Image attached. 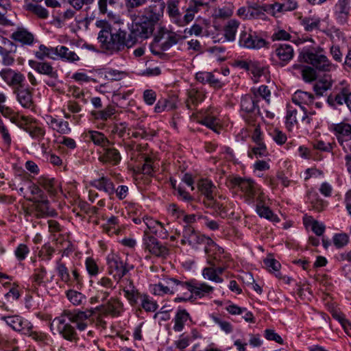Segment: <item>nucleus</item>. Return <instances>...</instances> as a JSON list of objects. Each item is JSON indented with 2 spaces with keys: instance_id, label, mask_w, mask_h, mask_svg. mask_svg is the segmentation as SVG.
<instances>
[{
  "instance_id": "nucleus-23",
  "label": "nucleus",
  "mask_w": 351,
  "mask_h": 351,
  "mask_svg": "<svg viewBox=\"0 0 351 351\" xmlns=\"http://www.w3.org/2000/svg\"><path fill=\"white\" fill-rule=\"evenodd\" d=\"M350 0H338L334 8L335 16L340 24L347 22L350 13Z\"/></svg>"
},
{
  "instance_id": "nucleus-53",
  "label": "nucleus",
  "mask_w": 351,
  "mask_h": 351,
  "mask_svg": "<svg viewBox=\"0 0 351 351\" xmlns=\"http://www.w3.org/2000/svg\"><path fill=\"white\" fill-rule=\"evenodd\" d=\"M138 300H140L141 302V306L146 311L154 312L158 308L156 302L151 299L147 295H141L140 293Z\"/></svg>"
},
{
  "instance_id": "nucleus-27",
  "label": "nucleus",
  "mask_w": 351,
  "mask_h": 351,
  "mask_svg": "<svg viewBox=\"0 0 351 351\" xmlns=\"http://www.w3.org/2000/svg\"><path fill=\"white\" fill-rule=\"evenodd\" d=\"M29 65L40 74L46 75L53 79L58 77L57 71L48 62L29 60Z\"/></svg>"
},
{
  "instance_id": "nucleus-57",
  "label": "nucleus",
  "mask_w": 351,
  "mask_h": 351,
  "mask_svg": "<svg viewBox=\"0 0 351 351\" xmlns=\"http://www.w3.org/2000/svg\"><path fill=\"white\" fill-rule=\"evenodd\" d=\"M69 300L74 305L82 304L86 301V297L81 293L69 290L66 293Z\"/></svg>"
},
{
  "instance_id": "nucleus-42",
  "label": "nucleus",
  "mask_w": 351,
  "mask_h": 351,
  "mask_svg": "<svg viewBox=\"0 0 351 351\" xmlns=\"http://www.w3.org/2000/svg\"><path fill=\"white\" fill-rule=\"evenodd\" d=\"M179 1L178 0H169L167 1V13L171 21L177 24L178 19L180 18L181 13L178 9Z\"/></svg>"
},
{
  "instance_id": "nucleus-61",
  "label": "nucleus",
  "mask_w": 351,
  "mask_h": 351,
  "mask_svg": "<svg viewBox=\"0 0 351 351\" xmlns=\"http://www.w3.org/2000/svg\"><path fill=\"white\" fill-rule=\"evenodd\" d=\"M202 275L204 278L208 279L215 282L221 283L223 282V279L219 276L216 275L214 268L205 267L202 271Z\"/></svg>"
},
{
  "instance_id": "nucleus-29",
  "label": "nucleus",
  "mask_w": 351,
  "mask_h": 351,
  "mask_svg": "<svg viewBox=\"0 0 351 351\" xmlns=\"http://www.w3.org/2000/svg\"><path fill=\"white\" fill-rule=\"evenodd\" d=\"M330 130L334 132L337 140H351V125L348 123L332 124Z\"/></svg>"
},
{
  "instance_id": "nucleus-15",
  "label": "nucleus",
  "mask_w": 351,
  "mask_h": 351,
  "mask_svg": "<svg viewBox=\"0 0 351 351\" xmlns=\"http://www.w3.org/2000/svg\"><path fill=\"white\" fill-rule=\"evenodd\" d=\"M115 286L110 278L103 276L96 282V298L104 302L108 299L110 293L114 289Z\"/></svg>"
},
{
  "instance_id": "nucleus-16",
  "label": "nucleus",
  "mask_w": 351,
  "mask_h": 351,
  "mask_svg": "<svg viewBox=\"0 0 351 351\" xmlns=\"http://www.w3.org/2000/svg\"><path fill=\"white\" fill-rule=\"evenodd\" d=\"M3 319L13 330L23 334H27L29 330H32L33 328L32 324L28 320L19 315L3 317Z\"/></svg>"
},
{
  "instance_id": "nucleus-60",
  "label": "nucleus",
  "mask_w": 351,
  "mask_h": 351,
  "mask_svg": "<svg viewBox=\"0 0 351 351\" xmlns=\"http://www.w3.org/2000/svg\"><path fill=\"white\" fill-rule=\"evenodd\" d=\"M233 13L231 5H226L215 10L213 15L215 18L226 19L232 16Z\"/></svg>"
},
{
  "instance_id": "nucleus-26",
  "label": "nucleus",
  "mask_w": 351,
  "mask_h": 351,
  "mask_svg": "<svg viewBox=\"0 0 351 351\" xmlns=\"http://www.w3.org/2000/svg\"><path fill=\"white\" fill-rule=\"evenodd\" d=\"M101 308L105 313L117 317L123 311V304L119 298H111Z\"/></svg>"
},
{
  "instance_id": "nucleus-51",
  "label": "nucleus",
  "mask_w": 351,
  "mask_h": 351,
  "mask_svg": "<svg viewBox=\"0 0 351 351\" xmlns=\"http://www.w3.org/2000/svg\"><path fill=\"white\" fill-rule=\"evenodd\" d=\"M115 112L114 107L110 105L102 110L93 112L92 114L96 119L106 121L111 118V117L114 114Z\"/></svg>"
},
{
  "instance_id": "nucleus-21",
  "label": "nucleus",
  "mask_w": 351,
  "mask_h": 351,
  "mask_svg": "<svg viewBox=\"0 0 351 351\" xmlns=\"http://www.w3.org/2000/svg\"><path fill=\"white\" fill-rule=\"evenodd\" d=\"M0 76L8 85L12 86H22L25 80V77L22 73L11 69H2L0 71Z\"/></svg>"
},
{
  "instance_id": "nucleus-17",
  "label": "nucleus",
  "mask_w": 351,
  "mask_h": 351,
  "mask_svg": "<svg viewBox=\"0 0 351 351\" xmlns=\"http://www.w3.org/2000/svg\"><path fill=\"white\" fill-rule=\"evenodd\" d=\"M119 282H120L119 287L124 292V296L129 303L132 306L136 305L138 303L140 293L135 288L133 282L125 278L119 281Z\"/></svg>"
},
{
  "instance_id": "nucleus-3",
  "label": "nucleus",
  "mask_w": 351,
  "mask_h": 351,
  "mask_svg": "<svg viewBox=\"0 0 351 351\" xmlns=\"http://www.w3.org/2000/svg\"><path fill=\"white\" fill-rule=\"evenodd\" d=\"M82 317H85L82 313L74 317L72 315L71 311H64L61 315L53 320V324L56 326L58 333L63 339L70 342L76 343L79 340V337L75 328L71 326V323L77 321V318L80 319Z\"/></svg>"
},
{
  "instance_id": "nucleus-30",
  "label": "nucleus",
  "mask_w": 351,
  "mask_h": 351,
  "mask_svg": "<svg viewBox=\"0 0 351 351\" xmlns=\"http://www.w3.org/2000/svg\"><path fill=\"white\" fill-rule=\"evenodd\" d=\"M186 106L189 109L191 106H197L202 102L205 98V94L203 90L196 88H191L187 91Z\"/></svg>"
},
{
  "instance_id": "nucleus-33",
  "label": "nucleus",
  "mask_w": 351,
  "mask_h": 351,
  "mask_svg": "<svg viewBox=\"0 0 351 351\" xmlns=\"http://www.w3.org/2000/svg\"><path fill=\"white\" fill-rule=\"evenodd\" d=\"M92 185L96 189L103 191L108 195H112L114 193V186L112 181L104 176L99 179L95 180L92 182Z\"/></svg>"
},
{
  "instance_id": "nucleus-9",
  "label": "nucleus",
  "mask_w": 351,
  "mask_h": 351,
  "mask_svg": "<svg viewBox=\"0 0 351 351\" xmlns=\"http://www.w3.org/2000/svg\"><path fill=\"white\" fill-rule=\"evenodd\" d=\"M294 50L291 45L288 44H280L275 45L271 53L270 60L275 65L285 66L293 58Z\"/></svg>"
},
{
  "instance_id": "nucleus-8",
  "label": "nucleus",
  "mask_w": 351,
  "mask_h": 351,
  "mask_svg": "<svg viewBox=\"0 0 351 351\" xmlns=\"http://www.w3.org/2000/svg\"><path fill=\"white\" fill-rule=\"evenodd\" d=\"M337 93L330 94L327 99V101L330 106L337 108V106H341L346 104L351 112V90L345 81L341 82L335 87Z\"/></svg>"
},
{
  "instance_id": "nucleus-34",
  "label": "nucleus",
  "mask_w": 351,
  "mask_h": 351,
  "mask_svg": "<svg viewBox=\"0 0 351 351\" xmlns=\"http://www.w3.org/2000/svg\"><path fill=\"white\" fill-rule=\"evenodd\" d=\"M38 184L43 186L50 195H56L60 186L59 182L57 180L54 178L41 176L38 178Z\"/></svg>"
},
{
  "instance_id": "nucleus-22",
  "label": "nucleus",
  "mask_w": 351,
  "mask_h": 351,
  "mask_svg": "<svg viewBox=\"0 0 351 351\" xmlns=\"http://www.w3.org/2000/svg\"><path fill=\"white\" fill-rule=\"evenodd\" d=\"M120 152L113 147L106 146L103 149L99 156V160L103 163H110L116 165L121 161Z\"/></svg>"
},
{
  "instance_id": "nucleus-36",
  "label": "nucleus",
  "mask_w": 351,
  "mask_h": 351,
  "mask_svg": "<svg viewBox=\"0 0 351 351\" xmlns=\"http://www.w3.org/2000/svg\"><path fill=\"white\" fill-rule=\"evenodd\" d=\"M239 25L240 23L235 19H231L227 22L223 27L224 41L232 42L235 40Z\"/></svg>"
},
{
  "instance_id": "nucleus-47",
  "label": "nucleus",
  "mask_w": 351,
  "mask_h": 351,
  "mask_svg": "<svg viewBox=\"0 0 351 351\" xmlns=\"http://www.w3.org/2000/svg\"><path fill=\"white\" fill-rule=\"evenodd\" d=\"M57 56L68 62H73L79 60V56L73 51L64 46H58Z\"/></svg>"
},
{
  "instance_id": "nucleus-20",
  "label": "nucleus",
  "mask_w": 351,
  "mask_h": 351,
  "mask_svg": "<svg viewBox=\"0 0 351 351\" xmlns=\"http://www.w3.org/2000/svg\"><path fill=\"white\" fill-rule=\"evenodd\" d=\"M29 200L34 203L37 215L40 217H54L57 215L55 210L49 206V202L47 199L43 197L40 199L34 197Z\"/></svg>"
},
{
  "instance_id": "nucleus-62",
  "label": "nucleus",
  "mask_w": 351,
  "mask_h": 351,
  "mask_svg": "<svg viewBox=\"0 0 351 351\" xmlns=\"http://www.w3.org/2000/svg\"><path fill=\"white\" fill-rule=\"evenodd\" d=\"M265 10L267 14L276 16L278 13H285L280 2L275 1L272 4L265 5Z\"/></svg>"
},
{
  "instance_id": "nucleus-40",
  "label": "nucleus",
  "mask_w": 351,
  "mask_h": 351,
  "mask_svg": "<svg viewBox=\"0 0 351 351\" xmlns=\"http://www.w3.org/2000/svg\"><path fill=\"white\" fill-rule=\"evenodd\" d=\"M190 315L184 309H179L174 317L173 330L176 332H180L184 329L185 323L189 319Z\"/></svg>"
},
{
  "instance_id": "nucleus-10",
  "label": "nucleus",
  "mask_w": 351,
  "mask_h": 351,
  "mask_svg": "<svg viewBox=\"0 0 351 351\" xmlns=\"http://www.w3.org/2000/svg\"><path fill=\"white\" fill-rule=\"evenodd\" d=\"M152 3L139 12L142 20H147L154 25L163 16L166 4L163 0H152Z\"/></svg>"
},
{
  "instance_id": "nucleus-35",
  "label": "nucleus",
  "mask_w": 351,
  "mask_h": 351,
  "mask_svg": "<svg viewBox=\"0 0 351 351\" xmlns=\"http://www.w3.org/2000/svg\"><path fill=\"white\" fill-rule=\"evenodd\" d=\"M104 232L109 235L119 234L121 231L120 221L118 217L111 216L106 223L102 225Z\"/></svg>"
},
{
  "instance_id": "nucleus-18",
  "label": "nucleus",
  "mask_w": 351,
  "mask_h": 351,
  "mask_svg": "<svg viewBox=\"0 0 351 351\" xmlns=\"http://www.w3.org/2000/svg\"><path fill=\"white\" fill-rule=\"evenodd\" d=\"M313 99V96L308 93L306 92H304L302 90H298L296 91L293 97L292 101L295 104L298 105L300 108V113L302 114V121L305 122L306 123H310L311 119L308 117L306 114V111L305 110V108L304 106H302V104H308L309 102H311Z\"/></svg>"
},
{
  "instance_id": "nucleus-24",
  "label": "nucleus",
  "mask_w": 351,
  "mask_h": 351,
  "mask_svg": "<svg viewBox=\"0 0 351 351\" xmlns=\"http://www.w3.org/2000/svg\"><path fill=\"white\" fill-rule=\"evenodd\" d=\"M197 122L218 132L217 130L219 126V120L217 117V114L212 111L211 109L204 112L197 119Z\"/></svg>"
},
{
  "instance_id": "nucleus-19",
  "label": "nucleus",
  "mask_w": 351,
  "mask_h": 351,
  "mask_svg": "<svg viewBox=\"0 0 351 351\" xmlns=\"http://www.w3.org/2000/svg\"><path fill=\"white\" fill-rule=\"evenodd\" d=\"M186 290L192 295L202 298L210 294L213 291V287L204 282L191 281L187 282Z\"/></svg>"
},
{
  "instance_id": "nucleus-50",
  "label": "nucleus",
  "mask_w": 351,
  "mask_h": 351,
  "mask_svg": "<svg viewBox=\"0 0 351 351\" xmlns=\"http://www.w3.org/2000/svg\"><path fill=\"white\" fill-rule=\"evenodd\" d=\"M188 8L189 12L194 14L197 12L208 11V1L206 0H191Z\"/></svg>"
},
{
  "instance_id": "nucleus-11",
  "label": "nucleus",
  "mask_w": 351,
  "mask_h": 351,
  "mask_svg": "<svg viewBox=\"0 0 351 351\" xmlns=\"http://www.w3.org/2000/svg\"><path fill=\"white\" fill-rule=\"evenodd\" d=\"M267 44L265 40L258 36L256 32L251 29H244L239 34V45L240 47L249 49H259Z\"/></svg>"
},
{
  "instance_id": "nucleus-32",
  "label": "nucleus",
  "mask_w": 351,
  "mask_h": 351,
  "mask_svg": "<svg viewBox=\"0 0 351 351\" xmlns=\"http://www.w3.org/2000/svg\"><path fill=\"white\" fill-rule=\"evenodd\" d=\"M265 199L264 195H263V200L261 202L260 200H256L258 202L256 204V213L257 214L263 218L267 219L273 222H278L279 218L276 215L269 207L263 205Z\"/></svg>"
},
{
  "instance_id": "nucleus-46",
  "label": "nucleus",
  "mask_w": 351,
  "mask_h": 351,
  "mask_svg": "<svg viewBox=\"0 0 351 351\" xmlns=\"http://www.w3.org/2000/svg\"><path fill=\"white\" fill-rule=\"evenodd\" d=\"M300 114L302 117V114L300 110L293 108L292 106L287 107V112L286 115V126L289 130H291L293 126L298 123V114Z\"/></svg>"
},
{
  "instance_id": "nucleus-54",
  "label": "nucleus",
  "mask_w": 351,
  "mask_h": 351,
  "mask_svg": "<svg viewBox=\"0 0 351 351\" xmlns=\"http://www.w3.org/2000/svg\"><path fill=\"white\" fill-rule=\"evenodd\" d=\"M56 270L58 276L62 282L66 283L71 282L72 280L70 277L69 270L66 265L61 262V260H58L56 263Z\"/></svg>"
},
{
  "instance_id": "nucleus-12",
  "label": "nucleus",
  "mask_w": 351,
  "mask_h": 351,
  "mask_svg": "<svg viewBox=\"0 0 351 351\" xmlns=\"http://www.w3.org/2000/svg\"><path fill=\"white\" fill-rule=\"evenodd\" d=\"M162 39L165 40L161 43L160 48L162 51H167L172 46L176 45L182 39V36L176 32L169 30L165 27L160 26L154 36V40L156 43H159Z\"/></svg>"
},
{
  "instance_id": "nucleus-56",
  "label": "nucleus",
  "mask_w": 351,
  "mask_h": 351,
  "mask_svg": "<svg viewBox=\"0 0 351 351\" xmlns=\"http://www.w3.org/2000/svg\"><path fill=\"white\" fill-rule=\"evenodd\" d=\"M27 10L42 19H45L49 16V12L47 10L38 4H28Z\"/></svg>"
},
{
  "instance_id": "nucleus-44",
  "label": "nucleus",
  "mask_w": 351,
  "mask_h": 351,
  "mask_svg": "<svg viewBox=\"0 0 351 351\" xmlns=\"http://www.w3.org/2000/svg\"><path fill=\"white\" fill-rule=\"evenodd\" d=\"M165 283L167 285L171 294L175 293H182L186 290V285L188 282H181L175 278H169L166 280Z\"/></svg>"
},
{
  "instance_id": "nucleus-2",
  "label": "nucleus",
  "mask_w": 351,
  "mask_h": 351,
  "mask_svg": "<svg viewBox=\"0 0 351 351\" xmlns=\"http://www.w3.org/2000/svg\"><path fill=\"white\" fill-rule=\"evenodd\" d=\"M300 58L304 62L312 65L319 71L329 72L336 69V66L329 60L320 47L304 49Z\"/></svg>"
},
{
  "instance_id": "nucleus-28",
  "label": "nucleus",
  "mask_w": 351,
  "mask_h": 351,
  "mask_svg": "<svg viewBox=\"0 0 351 351\" xmlns=\"http://www.w3.org/2000/svg\"><path fill=\"white\" fill-rule=\"evenodd\" d=\"M5 44L8 49L0 47V56L2 58V63L5 66H10L15 60L13 53L16 51V45L10 40H8Z\"/></svg>"
},
{
  "instance_id": "nucleus-59",
  "label": "nucleus",
  "mask_w": 351,
  "mask_h": 351,
  "mask_svg": "<svg viewBox=\"0 0 351 351\" xmlns=\"http://www.w3.org/2000/svg\"><path fill=\"white\" fill-rule=\"evenodd\" d=\"M302 76L306 82L314 81L317 77L315 68L311 66H304L302 69Z\"/></svg>"
},
{
  "instance_id": "nucleus-6",
  "label": "nucleus",
  "mask_w": 351,
  "mask_h": 351,
  "mask_svg": "<svg viewBox=\"0 0 351 351\" xmlns=\"http://www.w3.org/2000/svg\"><path fill=\"white\" fill-rule=\"evenodd\" d=\"M258 101L256 93L254 96L245 95L241 98V109L242 116L249 123H253L260 114V109L257 103Z\"/></svg>"
},
{
  "instance_id": "nucleus-37",
  "label": "nucleus",
  "mask_w": 351,
  "mask_h": 351,
  "mask_svg": "<svg viewBox=\"0 0 351 351\" xmlns=\"http://www.w3.org/2000/svg\"><path fill=\"white\" fill-rule=\"evenodd\" d=\"M47 123L51 128L60 134H67L71 132V128L69 123L63 120H58L52 117H49Z\"/></svg>"
},
{
  "instance_id": "nucleus-64",
  "label": "nucleus",
  "mask_w": 351,
  "mask_h": 351,
  "mask_svg": "<svg viewBox=\"0 0 351 351\" xmlns=\"http://www.w3.org/2000/svg\"><path fill=\"white\" fill-rule=\"evenodd\" d=\"M46 269L44 267L37 268L34 270L32 276V280L35 286H40L43 282V279L46 275Z\"/></svg>"
},
{
  "instance_id": "nucleus-58",
  "label": "nucleus",
  "mask_w": 351,
  "mask_h": 351,
  "mask_svg": "<svg viewBox=\"0 0 351 351\" xmlns=\"http://www.w3.org/2000/svg\"><path fill=\"white\" fill-rule=\"evenodd\" d=\"M249 156L252 158V154H254L256 158L258 157H264L267 156L268 152L266 148L265 145L263 142L261 143H256V146H254L252 149V152H249Z\"/></svg>"
},
{
  "instance_id": "nucleus-7",
  "label": "nucleus",
  "mask_w": 351,
  "mask_h": 351,
  "mask_svg": "<svg viewBox=\"0 0 351 351\" xmlns=\"http://www.w3.org/2000/svg\"><path fill=\"white\" fill-rule=\"evenodd\" d=\"M176 233L178 235L182 234V244L184 245L187 243L195 250H199L202 247H204L206 241H208V237L195 230V229L190 226H184L182 234H180V232H176Z\"/></svg>"
},
{
  "instance_id": "nucleus-31",
  "label": "nucleus",
  "mask_w": 351,
  "mask_h": 351,
  "mask_svg": "<svg viewBox=\"0 0 351 351\" xmlns=\"http://www.w3.org/2000/svg\"><path fill=\"white\" fill-rule=\"evenodd\" d=\"M16 93L18 101L23 108L33 109L32 94L29 89L18 88L16 90Z\"/></svg>"
},
{
  "instance_id": "nucleus-5",
  "label": "nucleus",
  "mask_w": 351,
  "mask_h": 351,
  "mask_svg": "<svg viewBox=\"0 0 351 351\" xmlns=\"http://www.w3.org/2000/svg\"><path fill=\"white\" fill-rule=\"evenodd\" d=\"M108 271L119 282L127 273L133 268L127 265L121 257L115 254H109L107 258Z\"/></svg>"
},
{
  "instance_id": "nucleus-1",
  "label": "nucleus",
  "mask_w": 351,
  "mask_h": 351,
  "mask_svg": "<svg viewBox=\"0 0 351 351\" xmlns=\"http://www.w3.org/2000/svg\"><path fill=\"white\" fill-rule=\"evenodd\" d=\"M99 42L102 49L110 53H117L123 50L125 47L130 48L133 45V42L126 39V33L119 31L116 33H111L108 29H101L98 34Z\"/></svg>"
},
{
  "instance_id": "nucleus-4",
  "label": "nucleus",
  "mask_w": 351,
  "mask_h": 351,
  "mask_svg": "<svg viewBox=\"0 0 351 351\" xmlns=\"http://www.w3.org/2000/svg\"><path fill=\"white\" fill-rule=\"evenodd\" d=\"M231 182L233 187L241 190L249 203H254L255 199L263 200V193L252 179L237 177L233 178Z\"/></svg>"
},
{
  "instance_id": "nucleus-41",
  "label": "nucleus",
  "mask_w": 351,
  "mask_h": 351,
  "mask_svg": "<svg viewBox=\"0 0 351 351\" xmlns=\"http://www.w3.org/2000/svg\"><path fill=\"white\" fill-rule=\"evenodd\" d=\"M332 85V80L330 76H325L315 82L313 89L317 95L322 96L326 90L331 88Z\"/></svg>"
},
{
  "instance_id": "nucleus-39",
  "label": "nucleus",
  "mask_w": 351,
  "mask_h": 351,
  "mask_svg": "<svg viewBox=\"0 0 351 351\" xmlns=\"http://www.w3.org/2000/svg\"><path fill=\"white\" fill-rule=\"evenodd\" d=\"M119 3V0H97V6L100 14L113 15V9Z\"/></svg>"
},
{
  "instance_id": "nucleus-52",
  "label": "nucleus",
  "mask_w": 351,
  "mask_h": 351,
  "mask_svg": "<svg viewBox=\"0 0 351 351\" xmlns=\"http://www.w3.org/2000/svg\"><path fill=\"white\" fill-rule=\"evenodd\" d=\"M210 25L208 20L204 19L199 23H194L189 30L190 35L194 34L196 36L202 35L204 29H206Z\"/></svg>"
},
{
  "instance_id": "nucleus-43",
  "label": "nucleus",
  "mask_w": 351,
  "mask_h": 351,
  "mask_svg": "<svg viewBox=\"0 0 351 351\" xmlns=\"http://www.w3.org/2000/svg\"><path fill=\"white\" fill-rule=\"evenodd\" d=\"M204 250L208 256H213L215 260L217 259V254H221L223 252V248L217 245L210 237H208V241H206Z\"/></svg>"
},
{
  "instance_id": "nucleus-13",
  "label": "nucleus",
  "mask_w": 351,
  "mask_h": 351,
  "mask_svg": "<svg viewBox=\"0 0 351 351\" xmlns=\"http://www.w3.org/2000/svg\"><path fill=\"white\" fill-rule=\"evenodd\" d=\"M134 25L132 26V34L135 37L141 38H147L153 33L154 25L147 20H142L140 15L131 14Z\"/></svg>"
},
{
  "instance_id": "nucleus-63",
  "label": "nucleus",
  "mask_w": 351,
  "mask_h": 351,
  "mask_svg": "<svg viewBox=\"0 0 351 351\" xmlns=\"http://www.w3.org/2000/svg\"><path fill=\"white\" fill-rule=\"evenodd\" d=\"M264 263L267 269L271 272H276V276L280 278V273L278 272L280 267V264L274 258H266L264 261Z\"/></svg>"
},
{
  "instance_id": "nucleus-48",
  "label": "nucleus",
  "mask_w": 351,
  "mask_h": 351,
  "mask_svg": "<svg viewBox=\"0 0 351 351\" xmlns=\"http://www.w3.org/2000/svg\"><path fill=\"white\" fill-rule=\"evenodd\" d=\"M57 50L58 47L53 48L40 45L38 51L35 53V56L39 60H43L46 57L55 59V56H57Z\"/></svg>"
},
{
  "instance_id": "nucleus-49",
  "label": "nucleus",
  "mask_w": 351,
  "mask_h": 351,
  "mask_svg": "<svg viewBox=\"0 0 351 351\" xmlns=\"http://www.w3.org/2000/svg\"><path fill=\"white\" fill-rule=\"evenodd\" d=\"M24 130L27 132L32 138L39 142L44 138L45 135V130L43 128L36 125H27L24 128Z\"/></svg>"
},
{
  "instance_id": "nucleus-25",
  "label": "nucleus",
  "mask_w": 351,
  "mask_h": 351,
  "mask_svg": "<svg viewBox=\"0 0 351 351\" xmlns=\"http://www.w3.org/2000/svg\"><path fill=\"white\" fill-rule=\"evenodd\" d=\"M10 38L22 45H32L34 42V36L24 27H18Z\"/></svg>"
},
{
  "instance_id": "nucleus-38",
  "label": "nucleus",
  "mask_w": 351,
  "mask_h": 351,
  "mask_svg": "<svg viewBox=\"0 0 351 351\" xmlns=\"http://www.w3.org/2000/svg\"><path fill=\"white\" fill-rule=\"evenodd\" d=\"M86 137L91 140L95 145L105 148L110 145V142L104 134L98 131L89 130L86 133Z\"/></svg>"
},
{
  "instance_id": "nucleus-14",
  "label": "nucleus",
  "mask_w": 351,
  "mask_h": 351,
  "mask_svg": "<svg viewBox=\"0 0 351 351\" xmlns=\"http://www.w3.org/2000/svg\"><path fill=\"white\" fill-rule=\"evenodd\" d=\"M143 243L145 249L156 256L165 258L169 254V249L156 238L148 235L147 230H144Z\"/></svg>"
},
{
  "instance_id": "nucleus-55",
  "label": "nucleus",
  "mask_w": 351,
  "mask_h": 351,
  "mask_svg": "<svg viewBox=\"0 0 351 351\" xmlns=\"http://www.w3.org/2000/svg\"><path fill=\"white\" fill-rule=\"evenodd\" d=\"M26 335L43 346L48 345L51 341L50 337L42 332L32 331V330H29V332Z\"/></svg>"
},
{
  "instance_id": "nucleus-45",
  "label": "nucleus",
  "mask_w": 351,
  "mask_h": 351,
  "mask_svg": "<svg viewBox=\"0 0 351 351\" xmlns=\"http://www.w3.org/2000/svg\"><path fill=\"white\" fill-rule=\"evenodd\" d=\"M198 189L206 197L214 195L216 187L210 180L202 179L198 183Z\"/></svg>"
}]
</instances>
